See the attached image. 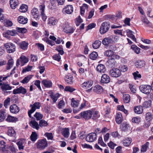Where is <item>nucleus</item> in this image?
Listing matches in <instances>:
<instances>
[{
	"label": "nucleus",
	"mask_w": 153,
	"mask_h": 153,
	"mask_svg": "<svg viewBox=\"0 0 153 153\" xmlns=\"http://www.w3.org/2000/svg\"><path fill=\"white\" fill-rule=\"evenodd\" d=\"M92 114V112L90 110L82 111L79 114L81 118L87 120L91 118Z\"/></svg>",
	"instance_id": "f257e3e1"
},
{
	"label": "nucleus",
	"mask_w": 153,
	"mask_h": 153,
	"mask_svg": "<svg viewBox=\"0 0 153 153\" xmlns=\"http://www.w3.org/2000/svg\"><path fill=\"white\" fill-rule=\"evenodd\" d=\"M4 46L8 53H13L15 51V45L12 43L8 42L5 43Z\"/></svg>",
	"instance_id": "f03ea898"
},
{
	"label": "nucleus",
	"mask_w": 153,
	"mask_h": 153,
	"mask_svg": "<svg viewBox=\"0 0 153 153\" xmlns=\"http://www.w3.org/2000/svg\"><path fill=\"white\" fill-rule=\"evenodd\" d=\"M110 25L108 22H103L101 25L99 30V31L101 34H103L109 30Z\"/></svg>",
	"instance_id": "7ed1b4c3"
},
{
	"label": "nucleus",
	"mask_w": 153,
	"mask_h": 153,
	"mask_svg": "<svg viewBox=\"0 0 153 153\" xmlns=\"http://www.w3.org/2000/svg\"><path fill=\"white\" fill-rule=\"evenodd\" d=\"M36 144L37 148L39 149H43L48 146V142L46 139L38 140Z\"/></svg>",
	"instance_id": "20e7f679"
},
{
	"label": "nucleus",
	"mask_w": 153,
	"mask_h": 153,
	"mask_svg": "<svg viewBox=\"0 0 153 153\" xmlns=\"http://www.w3.org/2000/svg\"><path fill=\"white\" fill-rule=\"evenodd\" d=\"M109 74L111 77L117 78L120 76L121 72L119 69L113 68L109 71Z\"/></svg>",
	"instance_id": "39448f33"
},
{
	"label": "nucleus",
	"mask_w": 153,
	"mask_h": 153,
	"mask_svg": "<svg viewBox=\"0 0 153 153\" xmlns=\"http://www.w3.org/2000/svg\"><path fill=\"white\" fill-rule=\"evenodd\" d=\"M29 61L28 58H26L25 56L22 55L16 61V65L19 66L20 65L22 66L27 63Z\"/></svg>",
	"instance_id": "423d86ee"
},
{
	"label": "nucleus",
	"mask_w": 153,
	"mask_h": 153,
	"mask_svg": "<svg viewBox=\"0 0 153 153\" xmlns=\"http://www.w3.org/2000/svg\"><path fill=\"white\" fill-rule=\"evenodd\" d=\"M139 89L142 92L146 94H149L152 90L150 86L148 85H142L140 86Z\"/></svg>",
	"instance_id": "0eeeda50"
},
{
	"label": "nucleus",
	"mask_w": 153,
	"mask_h": 153,
	"mask_svg": "<svg viewBox=\"0 0 153 153\" xmlns=\"http://www.w3.org/2000/svg\"><path fill=\"white\" fill-rule=\"evenodd\" d=\"M73 6L71 5H68L63 8L62 12L64 14H70L73 13Z\"/></svg>",
	"instance_id": "6e6552de"
},
{
	"label": "nucleus",
	"mask_w": 153,
	"mask_h": 153,
	"mask_svg": "<svg viewBox=\"0 0 153 153\" xmlns=\"http://www.w3.org/2000/svg\"><path fill=\"white\" fill-rule=\"evenodd\" d=\"M97 135L95 133H91L87 135L85 140L88 142H93L97 139Z\"/></svg>",
	"instance_id": "1a4fd4ad"
},
{
	"label": "nucleus",
	"mask_w": 153,
	"mask_h": 153,
	"mask_svg": "<svg viewBox=\"0 0 153 153\" xmlns=\"http://www.w3.org/2000/svg\"><path fill=\"white\" fill-rule=\"evenodd\" d=\"M145 118L146 120L147 121V123H145L143 126L144 127H148L150 125V123L149 122L153 119V117L152 113L148 112L146 114Z\"/></svg>",
	"instance_id": "9d476101"
},
{
	"label": "nucleus",
	"mask_w": 153,
	"mask_h": 153,
	"mask_svg": "<svg viewBox=\"0 0 153 153\" xmlns=\"http://www.w3.org/2000/svg\"><path fill=\"white\" fill-rule=\"evenodd\" d=\"M27 92V89L22 86L14 89L13 92V94H25Z\"/></svg>",
	"instance_id": "9b49d317"
},
{
	"label": "nucleus",
	"mask_w": 153,
	"mask_h": 153,
	"mask_svg": "<svg viewBox=\"0 0 153 153\" xmlns=\"http://www.w3.org/2000/svg\"><path fill=\"white\" fill-rule=\"evenodd\" d=\"M104 54L105 56H108V59L120 57L119 56L114 54V52L111 50L106 51L104 52Z\"/></svg>",
	"instance_id": "f8f14e48"
},
{
	"label": "nucleus",
	"mask_w": 153,
	"mask_h": 153,
	"mask_svg": "<svg viewBox=\"0 0 153 153\" xmlns=\"http://www.w3.org/2000/svg\"><path fill=\"white\" fill-rule=\"evenodd\" d=\"M74 30V27L68 25H65L63 29V31L66 33H72Z\"/></svg>",
	"instance_id": "ddd939ff"
},
{
	"label": "nucleus",
	"mask_w": 153,
	"mask_h": 153,
	"mask_svg": "<svg viewBox=\"0 0 153 153\" xmlns=\"http://www.w3.org/2000/svg\"><path fill=\"white\" fill-rule=\"evenodd\" d=\"M114 42L112 39L108 37L104 38L102 40V43L103 45L107 46L109 44H112Z\"/></svg>",
	"instance_id": "4468645a"
},
{
	"label": "nucleus",
	"mask_w": 153,
	"mask_h": 153,
	"mask_svg": "<svg viewBox=\"0 0 153 153\" xmlns=\"http://www.w3.org/2000/svg\"><path fill=\"white\" fill-rule=\"evenodd\" d=\"M10 112L13 114H16L20 111L19 108L15 104L11 105L10 106Z\"/></svg>",
	"instance_id": "2eb2a0df"
},
{
	"label": "nucleus",
	"mask_w": 153,
	"mask_h": 153,
	"mask_svg": "<svg viewBox=\"0 0 153 153\" xmlns=\"http://www.w3.org/2000/svg\"><path fill=\"white\" fill-rule=\"evenodd\" d=\"M110 78L106 74H103L101 78V82L103 83H108L110 82Z\"/></svg>",
	"instance_id": "dca6fc26"
},
{
	"label": "nucleus",
	"mask_w": 153,
	"mask_h": 153,
	"mask_svg": "<svg viewBox=\"0 0 153 153\" xmlns=\"http://www.w3.org/2000/svg\"><path fill=\"white\" fill-rule=\"evenodd\" d=\"M115 121L118 124H120L123 121V117L122 114L120 112L117 113L115 116Z\"/></svg>",
	"instance_id": "f3484780"
},
{
	"label": "nucleus",
	"mask_w": 153,
	"mask_h": 153,
	"mask_svg": "<svg viewBox=\"0 0 153 153\" xmlns=\"http://www.w3.org/2000/svg\"><path fill=\"white\" fill-rule=\"evenodd\" d=\"M93 83V81L88 80L83 83L82 85V87L83 88L87 89L91 87Z\"/></svg>",
	"instance_id": "a211bd4d"
},
{
	"label": "nucleus",
	"mask_w": 153,
	"mask_h": 153,
	"mask_svg": "<svg viewBox=\"0 0 153 153\" xmlns=\"http://www.w3.org/2000/svg\"><path fill=\"white\" fill-rule=\"evenodd\" d=\"M39 8L40 10L41 11V15L42 16V20L43 21H45L47 19V16L44 13L45 5L44 4L41 5L39 6Z\"/></svg>",
	"instance_id": "6ab92c4d"
},
{
	"label": "nucleus",
	"mask_w": 153,
	"mask_h": 153,
	"mask_svg": "<svg viewBox=\"0 0 153 153\" xmlns=\"http://www.w3.org/2000/svg\"><path fill=\"white\" fill-rule=\"evenodd\" d=\"M41 106V104L40 102H35L33 104H30V107L31 108L30 109L34 112L36 109H39Z\"/></svg>",
	"instance_id": "aec40b11"
},
{
	"label": "nucleus",
	"mask_w": 153,
	"mask_h": 153,
	"mask_svg": "<svg viewBox=\"0 0 153 153\" xmlns=\"http://www.w3.org/2000/svg\"><path fill=\"white\" fill-rule=\"evenodd\" d=\"M41 106V104L40 102H35L33 104H30V107L31 108L30 109L34 112L36 109H39Z\"/></svg>",
	"instance_id": "412c9836"
},
{
	"label": "nucleus",
	"mask_w": 153,
	"mask_h": 153,
	"mask_svg": "<svg viewBox=\"0 0 153 153\" xmlns=\"http://www.w3.org/2000/svg\"><path fill=\"white\" fill-rule=\"evenodd\" d=\"M41 106V104L40 102H35L33 104H30V107L31 108L30 109L34 112L36 109H39Z\"/></svg>",
	"instance_id": "4be33fe9"
},
{
	"label": "nucleus",
	"mask_w": 153,
	"mask_h": 153,
	"mask_svg": "<svg viewBox=\"0 0 153 153\" xmlns=\"http://www.w3.org/2000/svg\"><path fill=\"white\" fill-rule=\"evenodd\" d=\"M118 58H119V57L109 59L107 62L108 66L110 67H114L115 66L116 63L115 59Z\"/></svg>",
	"instance_id": "5701e85b"
},
{
	"label": "nucleus",
	"mask_w": 153,
	"mask_h": 153,
	"mask_svg": "<svg viewBox=\"0 0 153 153\" xmlns=\"http://www.w3.org/2000/svg\"><path fill=\"white\" fill-rule=\"evenodd\" d=\"M93 90L97 94H101L103 91V89L102 87L99 85H96L94 87Z\"/></svg>",
	"instance_id": "b1692460"
},
{
	"label": "nucleus",
	"mask_w": 153,
	"mask_h": 153,
	"mask_svg": "<svg viewBox=\"0 0 153 153\" xmlns=\"http://www.w3.org/2000/svg\"><path fill=\"white\" fill-rule=\"evenodd\" d=\"M126 35L130 37L134 41L136 42V39L134 36L133 34V32L130 30L127 29L126 30Z\"/></svg>",
	"instance_id": "393cba45"
},
{
	"label": "nucleus",
	"mask_w": 153,
	"mask_h": 153,
	"mask_svg": "<svg viewBox=\"0 0 153 153\" xmlns=\"http://www.w3.org/2000/svg\"><path fill=\"white\" fill-rule=\"evenodd\" d=\"M135 64L137 68H141L145 65V63L143 60L138 59L136 61Z\"/></svg>",
	"instance_id": "a878e982"
},
{
	"label": "nucleus",
	"mask_w": 153,
	"mask_h": 153,
	"mask_svg": "<svg viewBox=\"0 0 153 153\" xmlns=\"http://www.w3.org/2000/svg\"><path fill=\"white\" fill-rule=\"evenodd\" d=\"M97 70L99 72L104 73L106 71L105 67L104 65L99 64L97 67Z\"/></svg>",
	"instance_id": "bb28decb"
},
{
	"label": "nucleus",
	"mask_w": 153,
	"mask_h": 153,
	"mask_svg": "<svg viewBox=\"0 0 153 153\" xmlns=\"http://www.w3.org/2000/svg\"><path fill=\"white\" fill-rule=\"evenodd\" d=\"M134 110L136 114H140L142 113L143 111V107L141 105H138L134 107Z\"/></svg>",
	"instance_id": "cd10ccee"
},
{
	"label": "nucleus",
	"mask_w": 153,
	"mask_h": 153,
	"mask_svg": "<svg viewBox=\"0 0 153 153\" xmlns=\"http://www.w3.org/2000/svg\"><path fill=\"white\" fill-rule=\"evenodd\" d=\"M42 83L46 88H50L52 86V83L50 80L43 79L42 81Z\"/></svg>",
	"instance_id": "c85d7f7f"
},
{
	"label": "nucleus",
	"mask_w": 153,
	"mask_h": 153,
	"mask_svg": "<svg viewBox=\"0 0 153 153\" xmlns=\"http://www.w3.org/2000/svg\"><path fill=\"white\" fill-rule=\"evenodd\" d=\"M6 120L7 122L11 123H16L18 120V118L10 115L7 116Z\"/></svg>",
	"instance_id": "c756f323"
},
{
	"label": "nucleus",
	"mask_w": 153,
	"mask_h": 153,
	"mask_svg": "<svg viewBox=\"0 0 153 153\" xmlns=\"http://www.w3.org/2000/svg\"><path fill=\"white\" fill-rule=\"evenodd\" d=\"M62 134L65 138H67L69 135V129L68 128H63L62 129Z\"/></svg>",
	"instance_id": "7c9ffc66"
},
{
	"label": "nucleus",
	"mask_w": 153,
	"mask_h": 153,
	"mask_svg": "<svg viewBox=\"0 0 153 153\" xmlns=\"http://www.w3.org/2000/svg\"><path fill=\"white\" fill-rule=\"evenodd\" d=\"M28 45L29 44L28 42H26L25 41H23L20 43L19 45L20 48L25 50L27 49Z\"/></svg>",
	"instance_id": "2f4dec72"
},
{
	"label": "nucleus",
	"mask_w": 153,
	"mask_h": 153,
	"mask_svg": "<svg viewBox=\"0 0 153 153\" xmlns=\"http://www.w3.org/2000/svg\"><path fill=\"white\" fill-rule=\"evenodd\" d=\"M18 21L20 24H25L27 23L28 19L27 18H25L23 16H20L18 18Z\"/></svg>",
	"instance_id": "473e14b6"
},
{
	"label": "nucleus",
	"mask_w": 153,
	"mask_h": 153,
	"mask_svg": "<svg viewBox=\"0 0 153 153\" xmlns=\"http://www.w3.org/2000/svg\"><path fill=\"white\" fill-rule=\"evenodd\" d=\"M31 13L35 19L38 18L39 16V11L37 8H34L31 11Z\"/></svg>",
	"instance_id": "72a5a7b5"
},
{
	"label": "nucleus",
	"mask_w": 153,
	"mask_h": 153,
	"mask_svg": "<svg viewBox=\"0 0 153 153\" xmlns=\"http://www.w3.org/2000/svg\"><path fill=\"white\" fill-rule=\"evenodd\" d=\"M30 126L33 128L38 130L39 128V124L35 120H31L30 123Z\"/></svg>",
	"instance_id": "f704fd0d"
},
{
	"label": "nucleus",
	"mask_w": 153,
	"mask_h": 153,
	"mask_svg": "<svg viewBox=\"0 0 153 153\" xmlns=\"http://www.w3.org/2000/svg\"><path fill=\"white\" fill-rule=\"evenodd\" d=\"M10 4L11 8L14 9L18 5V0H10Z\"/></svg>",
	"instance_id": "c9c22d12"
},
{
	"label": "nucleus",
	"mask_w": 153,
	"mask_h": 153,
	"mask_svg": "<svg viewBox=\"0 0 153 153\" xmlns=\"http://www.w3.org/2000/svg\"><path fill=\"white\" fill-rule=\"evenodd\" d=\"M12 87L9 84L7 83H3V85L1 87V88L3 91L10 90L12 89Z\"/></svg>",
	"instance_id": "e433bc0d"
},
{
	"label": "nucleus",
	"mask_w": 153,
	"mask_h": 153,
	"mask_svg": "<svg viewBox=\"0 0 153 153\" xmlns=\"http://www.w3.org/2000/svg\"><path fill=\"white\" fill-rule=\"evenodd\" d=\"M143 108H148L152 106V101L150 100L145 101L143 104Z\"/></svg>",
	"instance_id": "4c0bfd02"
},
{
	"label": "nucleus",
	"mask_w": 153,
	"mask_h": 153,
	"mask_svg": "<svg viewBox=\"0 0 153 153\" xmlns=\"http://www.w3.org/2000/svg\"><path fill=\"white\" fill-rule=\"evenodd\" d=\"M121 127L122 130L124 131H127L130 128L129 124L127 123H123L121 125Z\"/></svg>",
	"instance_id": "58836bf2"
},
{
	"label": "nucleus",
	"mask_w": 153,
	"mask_h": 153,
	"mask_svg": "<svg viewBox=\"0 0 153 153\" xmlns=\"http://www.w3.org/2000/svg\"><path fill=\"white\" fill-rule=\"evenodd\" d=\"M14 64L13 59L12 58L10 59L7 64L6 69L7 70L10 69L13 67Z\"/></svg>",
	"instance_id": "ea45409f"
},
{
	"label": "nucleus",
	"mask_w": 153,
	"mask_h": 153,
	"mask_svg": "<svg viewBox=\"0 0 153 153\" xmlns=\"http://www.w3.org/2000/svg\"><path fill=\"white\" fill-rule=\"evenodd\" d=\"M7 133L9 136L13 137H14L16 134L15 131L12 127L8 129Z\"/></svg>",
	"instance_id": "a19ab883"
},
{
	"label": "nucleus",
	"mask_w": 153,
	"mask_h": 153,
	"mask_svg": "<svg viewBox=\"0 0 153 153\" xmlns=\"http://www.w3.org/2000/svg\"><path fill=\"white\" fill-rule=\"evenodd\" d=\"M149 144V142H147L145 144L143 145L142 146L140 150L141 152L142 153L146 152L147 151V148H148Z\"/></svg>",
	"instance_id": "79ce46f5"
},
{
	"label": "nucleus",
	"mask_w": 153,
	"mask_h": 153,
	"mask_svg": "<svg viewBox=\"0 0 153 153\" xmlns=\"http://www.w3.org/2000/svg\"><path fill=\"white\" fill-rule=\"evenodd\" d=\"M27 6L26 4H22L20 7L19 10L21 12L25 13L27 11Z\"/></svg>",
	"instance_id": "37998d69"
},
{
	"label": "nucleus",
	"mask_w": 153,
	"mask_h": 153,
	"mask_svg": "<svg viewBox=\"0 0 153 153\" xmlns=\"http://www.w3.org/2000/svg\"><path fill=\"white\" fill-rule=\"evenodd\" d=\"M6 113L3 110H0V121H3L6 118Z\"/></svg>",
	"instance_id": "c03bdc74"
},
{
	"label": "nucleus",
	"mask_w": 153,
	"mask_h": 153,
	"mask_svg": "<svg viewBox=\"0 0 153 153\" xmlns=\"http://www.w3.org/2000/svg\"><path fill=\"white\" fill-rule=\"evenodd\" d=\"M131 142V139L130 137H128L124 140L123 141V144L124 146H128Z\"/></svg>",
	"instance_id": "a18cd8bd"
},
{
	"label": "nucleus",
	"mask_w": 153,
	"mask_h": 153,
	"mask_svg": "<svg viewBox=\"0 0 153 153\" xmlns=\"http://www.w3.org/2000/svg\"><path fill=\"white\" fill-rule=\"evenodd\" d=\"M101 43V42L100 41L98 40H96L92 44V47L94 49H97L100 47Z\"/></svg>",
	"instance_id": "49530a36"
},
{
	"label": "nucleus",
	"mask_w": 153,
	"mask_h": 153,
	"mask_svg": "<svg viewBox=\"0 0 153 153\" xmlns=\"http://www.w3.org/2000/svg\"><path fill=\"white\" fill-rule=\"evenodd\" d=\"M38 136L35 132H33L30 136L31 140L33 142H35L38 139Z\"/></svg>",
	"instance_id": "de8ad7c7"
},
{
	"label": "nucleus",
	"mask_w": 153,
	"mask_h": 153,
	"mask_svg": "<svg viewBox=\"0 0 153 153\" xmlns=\"http://www.w3.org/2000/svg\"><path fill=\"white\" fill-rule=\"evenodd\" d=\"M65 80L67 83L71 84L73 82V77L71 75H66L65 77Z\"/></svg>",
	"instance_id": "09e8293b"
},
{
	"label": "nucleus",
	"mask_w": 153,
	"mask_h": 153,
	"mask_svg": "<svg viewBox=\"0 0 153 153\" xmlns=\"http://www.w3.org/2000/svg\"><path fill=\"white\" fill-rule=\"evenodd\" d=\"M43 115L40 112H36L34 115V117H35L36 120L40 121L43 118Z\"/></svg>",
	"instance_id": "8fccbe9b"
},
{
	"label": "nucleus",
	"mask_w": 153,
	"mask_h": 153,
	"mask_svg": "<svg viewBox=\"0 0 153 153\" xmlns=\"http://www.w3.org/2000/svg\"><path fill=\"white\" fill-rule=\"evenodd\" d=\"M6 143L3 140H0V151L4 152L6 150Z\"/></svg>",
	"instance_id": "3c124183"
},
{
	"label": "nucleus",
	"mask_w": 153,
	"mask_h": 153,
	"mask_svg": "<svg viewBox=\"0 0 153 153\" xmlns=\"http://www.w3.org/2000/svg\"><path fill=\"white\" fill-rule=\"evenodd\" d=\"M123 100L124 103H128L130 102V97L129 94H125L123 95Z\"/></svg>",
	"instance_id": "603ef678"
},
{
	"label": "nucleus",
	"mask_w": 153,
	"mask_h": 153,
	"mask_svg": "<svg viewBox=\"0 0 153 153\" xmlns=\"http://www.w3.org/2000/svg\"><path fill=\"white\" fill-rule=\"evenodd\" d=\"M32 78V76L31 75H28L25 77L24 79L20 81L21 83L24 84L28 82Z\"/></svg>",
	"instance_id": "864d4df0"
},
{
	"label": "nucleus",
	"mask_w": 153,
	"mask_h": 153,
	"mask_svg": "<svg viewBox=\"0 0 153 153\" xmlns=\"http://www.w3.org/2000/svg\"><path fill=\"white\" fill-rule=\"evenodd\" d=\"M79 102L78 100H75L74 98H72L71 99V106L74 107H78L79 104Z\"/></svg>",
	"instance_id": "5fc2aeb1"
},
{
	"label": "nucleus",
	"mask_w": 153,
	"mask_h": 153,
	"mask_svg": "<svg viewBox=\"0 0 153 153\" xmlns=\"http://www.w3.org/2000/svg\"><path fill=\"white\" fill-rule=\"evenodd\" d=\"M51 98L52 99L53 103L56 102L59 97V94L58 93L56 94L55 95L51 94L50 95Z\"/></svg>",
	"instance_id": "6e6d98bb"
},
{
	"label": "nucleus",
	"mask_w": 153,
	"mask_h": 153,
	"mask_svg": "<svg viewBox=\"0 0 153 153\" xmlns=\"http://www.w3.org/2000/svg\"><path fill=\"white\" fill-rule=\"evenodd\" d=\"M56 20L53 17H50L48 19V24L50 25H56Z\"/></svg>",
	"instance_id": "4d7b16f0"
},
{
	"label": "nucleus",
	"mask_w": 153,
	"mask_h": 153,
	"mask_svg": "<svg viewBox=\"0 0 153 153\" xmlns=\"http://www.w3.org/2000/svg\"><path fill=\"white\" fill-rule=\"evenodd\" d=\"M98 56V54L97 52L94 51L91 53L89 55V58L91 59L95 60Z\"/></svg>",
	"instance_id": "13d9d810"
},
{
	"label": "nucleus",
	"mask_w": 153,
	"mask_h": 153,
	"mask_svg": "<svg viewBox=\"0 0 153 153\" xmlns=\"http://www.w3.org/2000/svg\"><path fill=\"white\" fill-rule=\"evenodd\" d=\"M16 31L21 33H25L27 32V30L25 28H20L17 27L16 28Z\"/></svg>",
	"instance_id": "bf43d9fd"
},
{
	"label": "nucleus",
	"mask_w": 153,
	"mask_h": 153,
	"mask_svg": "<svg viewBox=\"0 0 153 153\" xmlns=\"http://www.w3.org/2000/svg\"><path fill=\"white\" fill-rule=\"evenodd\" d=\"M142 21L143 22L148 25V27H150L152 25L151 23L145 17H143L142 18Z\"/></svg>",
	"instance_id": "052dcab7"
},
{
	"label": "nucleus",
	"mask_w": 153,
	"mask_h": 153,
	"mask_svg": "<svg viewBox=\"0 0 153 153\" xmlns=\"http://www.w3.org/2000/svg\"><path fill=\"white\" fill-rule=\"evenodd\" d=\"M7 33L8 35H11L12 36H14L17 34L16 30H8L7 32Z\"/></svg>",
	"instance_id": "680f3d73"
},
{
	"label": "nucleus",
	"mask_w": 153,
	"mask_h": 153,
	"mask_svg": "<svg viewBox=\"0 0 153 153\" xmlns=\"http://www.w3.org/2000/svg\"><path fill=\"white\" fill-rule=\"evenodd\" d=\"M48 125L47 122L43 120H41L39 121V126L40 127L46 126Z\"/></svg>",
	"instance_id": "e2e57ef3"
},
{
	"label": "nucleus",
	"mask_w": 153,
	"mask_h": 153,
	"mask_svg": "<svg viewBox=\"0 0 153 153\" xmlns=\"http://www.w3.org/2000/svg\"><path fill=\"white\" fill-rule=\"evenodd\" d=\"M139 72L137 71L133 73V75L134 76V78L135 79H137L140 78L141 76L140 74H139Z\"/></svg>",
	"instance_id": "0e129e2a"
},
{
	"label": "nucleus",
	"mask_w": 153,
	"mask_h": 153,
	"mask_svg": "<svg viewBox=\"0 0 153 153\" xmlns=\"http://www.w3.org/2000/svg\"><path fill=\"white\" fill-rule=\"evenodd\" d=\"M10 99L9 97L7 98L4 101V105L5 108H7L8 105L10 104Z\"/></svg>",
	"instance_id": "69168bd1"
},
{
	"label": "nucleus",
	"mask_w": 153,
	"mask_h": 153,
	"mask_svg": "<svg viewBox=\"0 0 153 153\" xmlns=\"http://www.w3.org/2000/svg\"><path fill=\"white\" fill-rule=\"evenodd\" d=\"M75 90V89L70 86H66L65 89V91H69L70 92H72Z\"/></svg>",
	"instance_id": "338daca9"
},
{
	"label": "nucleus",
	"mask_w": 153,
	"mask_h": 153,
	"mask_svg": "<svg viewBox=\"0 0 153 153\" xmlns=\"http://www.w3.org/2000/svg\"><path fill=\"white\" fill-rule=\"evenodd\" d=\"M131 120L133 123H139L140 121V118L138 117H134Z\"/></svg>",
	"instance_id": "774afa93"
}]
</instances>
